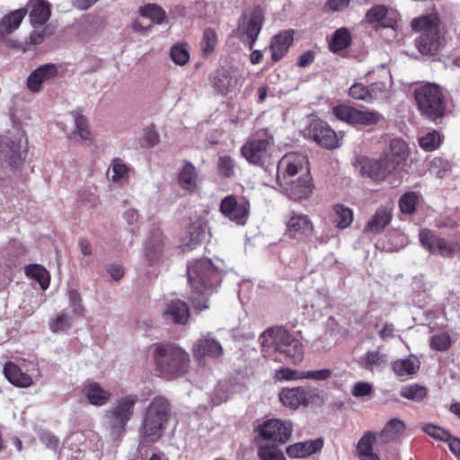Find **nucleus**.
Returning a JSON list of instances; mask_svg holds the SVG:
<instances>
[{
    "instance_id": "f257e3e1",
    "label": "nucleus",
    "mask_w": 460,
    "mask_h": 460,
    "mask_svg": "<svg viewBox=\"0 0 460 460\" xmlns=\"http://www.w3.org/2000/svg\"><path fill=\"white\" fill-rule=\"evenodd\" d=\"M225 270L208 259L196 260L188 265V279L191 288L190 300L195 310L208 308V296L220 284Z\"/></svg>"
},
{
    "instance_id": "f03ea898",
    "label": "nucleus",
    "mask_w": 460,
    "mask_h": 460,
    "mask_svg": "<svg viewBox=\"0 0 460 460\" xmlns=\"http://www.w3.org/2000/svg\"><path fill=\"white\" fill-rule=\"evenodd\" d=\"M259 340L265 358L274 361L285 359L296 365L303 361L302 343L282 327L268 329L260 335Z\"/></svg>"
},
{
    "instance_id": "7ed1b4c3",
    "label": "nucleus",
    "mask_w": 460,
    "mask_h": 460,
    "mask_svg": "<svg viewBox=\"0 0 460 460\" xmlns=\"http://www.w3.org/2000/svg\"><path fill=\"white\" fill-rule=\"evenodd\" d=\"M153 358L158 376L166 380L184 375L190 362L189 353L175 344H155Z\"/></svg>"
},
{
    "instance_id": "20e7f679",
    "label": "nucleus",
    "mask_w": 460,
    "mask_h": 460,
    "mask_svg": "<svg viewBox=\"0 0 460 460\" xmlns=\"http://www.w3.org/2000/svg\"><path fill=\"white\" fill-rule=\"evenodd\" d=\"M139 401L137 394H126L118 396L104 412L103 420L113 440L121 438L128 424L135 416L136 406Z\"/></svg>"
},
{
    "instance_id": "39448f33",
    "label": "nucleus",
    "mask_w": 460,
    "mask_h": 460,
    "mask_svg": "<svg viewBox=\"0 0 460 460\" xmlns=\"http://www.w3.org/2000/svg\"><path fill=\"white\" fill-rule=\"evenodd\" d=\"M170 415V404L163 396H156L146 407L142 415L141 435L147 442H155L163 436Z\"/></svg>"
},
{
    "instance_id": "423d86ee",
    "label": "nucleus",
    "mask_w": 460,
    "mask_h": 460,
    "mask_svg": "<svg viewBox=\"0 0 460 460\" xmlns=\"http://www.w3.org/2000/svg\"><path fill=\"white\" fill-rule=\"evenodd\" d=\"M274 137L268 129L257 130L241 148L242 155L252 164L268 169L273 164Z\"/></svg>"
},
{
    "instance_id": "0eeeda50",
    "label": "nucleus",
    "mask_w": 460,
    "mask_h": 460,
    "mask_svg": "<svg viewBox=\"0 0 460 460\" xmlns=\"http://www.w3.org/2000/svg\"><path fill=\"white\" fill-rule=\"evenodd\" d=\"M411 28L422 31L416 41L419 51L425 55H434L443 45L444 39L439 29V19L437 14L431 13L411 21Z\"/></svg>"
},
{
    "instance_id": "6e6552de",
    "label": "nucleus",
    "mask_w": 460,
    "mask_h": 460,
    "mask_svg": "<svg viewBox=\"0 0 460 460\" xmlns=\"http://www.w3.org/2000/svg\"><path fill=\"white\" fill-rule=\"evenodd\" d=\"M418 110L420 114L432 121L444 117L446 98L441 88L436 84H425L414 92Z\"/></svg>"
},
{
    "instance_id": "1a4fd4ad",
    "label": "nucleus",
    "mask_w": 460,
    "mask_h": 460,
    "mask_svg": "<svg viewBox=\"0 0 460 460\" xmlns=\"http://www.w3.org/2000/svg\"><path fill=\"white\" fill-rule=\"evenodd\" d=\"M27 151L28 142L22 129L13 128L0 136V163L17 167L24 162Z\"/></svg>"
},
{
    "instance_id": "9d476101",
    "label": "nucleus",
    "mask_w": 460,
    "mask_h": 460,
    "mask_svg": "<svg viewBox=\"0 0 460 460\" xmlns=\"http://www.w3.org/2000/svg\"><path fill=\"white\" fill-rule=\"evenodd\" d=\"M292 432L293 424L291 421L270 419L254 429L255 444L280 446L290 439Z\"/></svg>"
},
{
    "instance_id": "9b49d317",
    "label": "nucleus",
    "mask_w": 460,
    "mask_h": 460,
    "mask_svg": "<svg viewBox=\"0 0 460 460\" xmlns=\"http://www.w3.org/2000/svg\"><path fill=\"white\" fill-rule=\"evenodd\" d=\"M264 23L261 8L255 7L245 11L238 20L236 33L240 40L252 50Z\"/></svg>"
},
{
    "instance_id": "f8f14e48",
    "label": "nucleus",
    "mask_w": 460,
    "mask_h": 460,
    "mask_svg": "<svg viewBox=\"0 0 460 460\" xmlns=\"http://www.w3.org/2000/svg\"><path fill=\"white\" fill-rule=\"evenodd\" d=\"M277 183L281 191L293 200L308 199L313 193L314 184L310 174L297 176L296 179H288L279 176Z\"/></svg>"
},
{
    "instance_id": "ddd939ff",
    "label": "nucleus",
    "mask_w": 460,
    "mask_h": 460,
    "mask_svg": "<svg viewBox=\"0 0 460 460\" xmlns=\"http://www.w3.org/2000/svg\"><path fill=\"white\" fill-rule=\"evenodd\" d=\"M332 113L338 119L353 126H372L376 124L381 118L376 111H360L347 104L334 106Z\"/></svg>"
},
{
    "instance_id": "4468645a",
    "label": "nucleus",
    "mask_w": 460,
    "mask_h": 460,
    "mask_svg": "<svg viewBox=\"0 0 460 460\" xmlns=\"http://www.w3.org/2000/svg\"><path fill=\"white\" fill-rule=\"evenodd\" d=\"M219 210L231 222L244 226L249 217L250 203L243 198L228 195L221 200Z\"/></svg>"
},
{
    "instance_id": "2eb2a0df",
    "label": "nucleus",
    "mask_w": 460,
    "mask_h": 460,
    "mask_svg": "<svg viewBox=\"0 0 460 460\" xmlns=\"http://www.w3.org/2000/svg\"><path fill=\"white\" fill-rule=\"evenodd\" d=\"M309 173L308 159L303 153L286 154L278 163L277 178L285 176L292 179L295 176H303Z\"/></svg>"
},
{
    "instance_id": "dca6fc26",
    "label": "nucleus",
    "mask_w": 460,
    "mask_h": 460,
    "mask_svg": "<svg viewBox=\"0 0 460 460\" xmlns=\"http://www.w3.org/2000/svg\"><path fill=\"white\" fill-rule=\"evenodd\" d=\"M319 397V391L310 387L284 388L279 394L280 402L288 408L296 410L306 406Z\"/></svg>"
},
{
    "instance_id": "f3484780",
    "label": "nucleus",
    "mask_w": 460,
    "mask_h": 460,
    "mask_svg": "<svg viewBox=\"0 0 460 460\" xmlns=\"http://www.w3.org/2000/svg\"><path fill=\"white\" fill-rule=\"evenodd\" d=\"M208 79L214 91L220 95L233 93L240 85L239 73L232 67H220L212 72Z\"/></svg>"
},
{
    "instance_id": "a211bd4d",
    "label": "nucleus",
    "mask_w": 460,
    "mask_h": 460,
    "mask_svg": "<svg viewBox=\"0 0 460 460\" xmlns=\"http://www.w3.org/2000/svg\"><path fill=\"white\" fill-rule=\"evenodd\" d=\"M419 238L422 247L433 254L452 257L460 252V246L457 243H449L437 236L429 229L420 230Z\"/></svg>"
},
{
    "instance_id": "6ab92c4d",
    "label": "nucleus",
    "mask_w": 460,
    "mask_h": 460,
    "mask_svg": "<svg viewBox=\"0 0 460 460\" xmlns=\"http://www.w3.org/2000/svg\"><path fill=\"white\" fill-rule=\"evenodd\" d=\"M165 252V240L159 227L152 228L144 243L143 252L147 266L158 263Z\"/></svg>"
},
{
    "instance_id": "aec40b11",
    "label": "nucleus",
    "mask_w": 460,
    "mask_h": 460,
    "mask_svg": "<svg viewBox=\"0 0 460 460\" xmlns=\"http://www.w3.org/2000/svg\"><path fill=\"white\" fill-rule=\"evenodd\" d=\"M306 134L308 137L323 147L332 149L339 146L336 133L323 121L314 120L311 122Z\"/></svg>"
},
{
    "instance_id": "412c9836",
    "label": "nucleus",
    "mask_w": 460,
    "mask_h": 460,
    "mask_svg": "<svg viewBox=\"0 0 460 460\" xmlns=\"http://www.w3.org/2000/svg\"><path fill=\"white\" fill-rule=\"evenodd\" d=\"M396 167L390 161L389 155H384L378 160L366 159L361 164V172L375 181L385 180Z\"/></svg>"
},
{
    "instance_id": "4be33fe9",
    "label": "nucleus",
    "mask_w": 460,
    "mask_h": 460,
    "mask_svg": "<svg viewBox=\"0 0 460 460\" xmlns=\"http://www.w3.org/2000/svg\"><path fill=\"white\" fill-rule=\"evenodd\" d=\"M58 74V67L55 64H45L35 69L27 78L26 84L32 93H39L42 84Z\"/></svg>"
},
{
    "instance_id": "5701e85b",
    "label": "nucleus",
    "mask_w": 460,
    "mask_h": 460,
    "mask_svg": "<svg viewBox=\"0 0 460 460\" xmlns=\"http://www.w3.org/2000/svg\"><path fill=\"white\" fill-rule=\"evenodd\" d=\"M201 183L197 168L189 161H184L183 164L178 171L177 184L187 192L196 191Z\"/></svg>"
},
{
    "instance_id": "b1692460",
    "label": "nucleus",
    "mask_w": 460,
    "mask_h": 460,
    "mask_svg": "<svg viewBox=\"0 0 460 460\" xmlns=\"http://www.w3.org/2000/svg\"><path fill=\"white\" fill-rule=\"evenodd\" d=\"M82 393L90 404L97 407L107 404L111 398V393L109 390L104 389L99 383L91 380L84 383Z\"/></svg>"
},
{
    "instance_id": "393cba45",
    "label": "nucleus",
    "mask_w": 460,
    "mask_h": 460,
    "mask_svg": "<svg viewBox=\"0 0 460 460\" xmlns=\"http://www.w3.org/2000/svg\"><path fill=\"white\" fill-rule=\"evenodd\" d=\"M287 229L289 235L302 238L313 233L314 226L308 216L292 212L287 221Z\"/></svg>"
},
{
    "instance_id": "a878e982",
    "label": "nucleus",
    "mask_w": 460,
    "mask_h": 460,
    "mask_svg": "<svg viewBox=\"0 0 460 460\" xmlns=\"http://www.w3.org/2000/svg\"><path fill=\"white\" fill-rule=\"evenodd\" d=\"M162 316L165 321H172L176 324H185L190 316L189 307L181 300H171L165 304Z\"/></svg>"
},
{
    "instance_id": "bb28decb",
    "label": "nucleus",
    "mask_w": 460,
    "mask_h": 460,
    "mask_svg": "<svg viewBox=\"0 0 460 460\" xmlns=\"http://www.w3.org/2000/svg\"><path fill=\"white\" fill-rule=\"evenodd\" d=\"M224 353L221 343L210 337L199 338L193 346V354L197 358L206 357L217 358Z\"/></svg>"
},
{
    "instance_id": "cd10ccee",
    "label": "nucleus",
    "mask_w": 460,
    "mask_h": 460,
    "mask_svg": "<svg viewBox=\"0 0 460 460\" xmlns=\"http://www.w3.org/2000/svg\"><path fill=\"white\" fill-rule=\"evenodd\" d=\"M292 31H283L275 35L270 41V49L272 60L279 61L288 53L289 47L293 43Z\"/></svg>"
},
{
    "instance_id": "c85d7f7f",
    "label": "nucleus",
    "mask_w": 460,
    "mask_h": 460,
    "mask_svg": "<svg viewBox=\"0 0 460 460\" xmlns=\"http://www.w3.org/2000/svg\"><path fill=\"white\" fill-rule=\"evenodd\" d=\"M358 366L369 372L382 371L387 366V356L379 350H368L357 360Z\"/></svg>"
},
{
    "instance_id": "c756f323",
    "label": "nucleus",
    "mask_w": 460,
    "mask_h": 460,
    "mask_svg": "<svg viewBox=\"0 0 460 460\" xmlns=\"http://www.w3.org/2000/svg\"><path fill=\"white\" fill-rule=\"evenodd\" d=\"M207 230L206 223L203 220L192 222L188 229V235L182 241L181 249L183 252H190L202 242Z\"/></svg>"
},
{
    "instance_id": "7c9ffc66",
    "label": "nucleus",
    "mask_w": 460,
    "mask_h": 460,
    "mask_svg": "<svg viewBox=\"0 0 460 460\" xmlns=\"http://www.w3.org/2000/svg\"><path fill=\"white\" fill-rule=\"evenodd\" d=\"M323 445L321 439L297 442L288 446L286 448V453L290 458H305L321 450Z\"/></svg>"
},
{
    "instance_id": "2f4dec72",
    "label": "nucleus",
    "mask_w": 460,
    "mask_h": 460,
    "mask_svg": "<svg viewBox=\"0 0 460 460\" xmlns=\"http://www.w3.org/2000/svg\"><path fill=\"white\" fill-rule=\"evenodd\" d=\"M376 441L375 433H365L358 442L355 455L359 460H380V457L374 450V444Z\"/></svg>"
},
{
    "instance_id": "473e14b6",
    "label": "nucleus",
    "mask_w": 460,
    "mask_h": 460,
    "mask_svg": "<svg viewBox=\"0 0 460 460\" xmlns=\"http://www.w3.org/2000/svg\"><path fill=\"white\" fill-rule=\"evenodd\" d=\"M30 21L33 27L46 23L50 17V4L46 0H31Z\"/></svg>"
},
{
    "instance_id": "72a5a7b5",
    "label": "nucleus",
    "mask_w": 460,
    "mask_h": 460,
    "mask_svg": "<svg viewBox=\"0 0 460 460\" xmlns=\"http://www.w3.org/2000/svg\"><path fill=\"white\" fill-rule=\"evenodd\" d=\"M4 374L8 381L15 386L29 387L32 384L31 376L22 372L19 367L13 362L4 365Z\"/></svg>"
},
{
    "instance_id": "f704fd0d",
    "label": "nucleus",
    "mask_w": 460,
    "mask_h": 460,
    "mask_svg": "<svg viewBox=\"0 0 460 460\" xmlns=\"http://www.w3.org/2000/svg\"><path fill=\"white\" fill-rule=\"evenodd\" d=\"M26 13L27 9L20 8L3 17L0 21V38L18 29Z\"/></svg>"
},
{
    "instance_id": "c9c22d12",
    "label": "nucleus",
    "mask_w": 460,
    "mask_h": 460,
    "mask_svg": "<svg viewBox=\"0 0 460 460\" xmlns=\"http://www.w3.org/2000/svg\"><path fill=\"white\" fill-rule=\"evenodd\" d=\"M129 172L130 167L128 164L115 158L111 163L107 175L109 180L114 184L124 185L128 181Z\"/></svg>"
},
{
    "instance_id": "e433bc0d",
    "label": "nucleus",
    "mask_w": 460,
    "mask_h": 460,
    "mask_svg": "<svg viewBox=\"0 0 460 460\" xmlns=\"http://www.w3.org/2000/svg\"><path fill=\"white\" fill-rule=\"evenodd\" d=\"M391 219V211L383 207L379 208L368 221L366 226V231L374 234H379L390 223Z\"/></svg>"
},
{
    "instance_id": "4c0bfd02",
    "label": "nucleus",
    "mask_w": 460,
    "mask_h": 460,
    "mask_svg": "<svg viewBox=\"0 0 460 460\" xmlns=\"http://www.w3.org/2000/svg\"><path fill=\"white\" fill-rule=\"evenodd\" d=\"M420 362L416 357L400 358L392 363V369L398 376L414 375L420 368Z\"/></svg>"
},
{
    "instance_id": "58836bf2",
    "label": "nucleus",
    "mask_w": 460,
    "mask_h": 460,
    "mask_svg": "<svg viewBox=\"0 0 460 460\" xmlns=\"http://www.w3.org/2000/svg\"><path fill=\"white\" fill-rule=\"evenodd\" d=\"M409 154L407 143L401 138L392 139L390 142V152L385 155L390 156V161L397 167L405 161Z\"/></svg>"
},
{
    "instance_id": "ea45409f",
    "label": "nucleus",
    "mask_w": 460,
    "mask_h": 460,
    "mask_svg": "<svg viewBox=\"0 0 460 460\" xmlns=\"http://www.w3.org/2000/svg\"><path fill=\"white\" fill-rule=\"evenodd\" d=\"M70 116L72 117L75 123V129L71 135V138L75 140L80 139L91 141L92 133L89 130L85 117L76 111L71 112Z\"/></svg>"
},
{
    "instance_id": "a19ab883",
    "label": "nucleus",
    "mask_w": 460,
    "mask_h": 460,
    "mask_svg": "<svg viewBox=\"0 0 460 460\" xmlns=\"http://www.w3.org/2000/svg\"><path fill=\"white\" fill-rule=\"evenodd\" d=\"M351 43V35L349 31L345 28H340L335 31L329 41V49L332 53H338L347 49Z\"/></svg>"
},
{
    "instance_id": "79ce46f5",
    "label": "nucleus",
    "mask_w": 460,
    "mask_h": 460,
    "mask_svg": "<svg viewBox=\"0 0 460 460\" xmlns=\"http://www.w3.org/2000/svg\"><path fill=\"white\" fill-rule=\"evenodd\" d=\"M138 13L141 17L150 19L157 24H161L166 20V13L156 4H146L140 6Z\"/></svg>"
},
{
    "instance_id": "37998d69",
    "label": "nucleus",
    "mask_w": 460,
    "mask_h": 460,
    "mask_svg": "<svg viewBox=\"0 0 460 460\" xmlns=\"http://www.w3.org/2000/svg\"><path fill=\"white\" fill-rule=\"evenodd\" d=\"M399 394L402 398L420 402L427 397L428 389L424 385L411 384L402 386Z\"/></svg>"
},
{
    "instance_id": "c03bdc74",
    "label": "nucleus",
    "mask_w": 460,
    "mask_h": 460,
    "mask_svg": "<svg viewBox=\"0 0 460 460\" xmlns=\"http://www.w3.org/2000/svg\"><path fill=\"white\" fill-rule=\"evenodd\" d=\"M28 277L36 279L40 288L46 290L49 286V275L46 269L39 264H31L25 268Z\"/></svg>"
},
{
    "instance_id": "a18cd8bd",
    "label": "nucleus",
    "mask_w": 460,
    "mask_h": 460,
    "mask_svg": "<svg viewBox=\"0 0 460 460\" xmlns=\"http://www.w3.org/2000/svg\"><path fill=\"white\" fill-rule=\"evenodd\" d=\"M73 325V317L66 312H60L49 320V326L52 332H65Z\"/></svg>"
},
{
    "instance_id": "49530a36",
    "label": "nucleus",
    "mask_w": 460,
    "mask_h": 460,
    "mask_svg": "<svg viewBox=\"0 0 460 460\" xmlns=\"http://www.w3.org/2000/svg\"><path fill=\"white\" fill-rule=\"evenodd\" d=\"M333 211L336 216V226L341 229L349 226L353 221V211L342 204H336L333 207Z\"/></svg>"
},
{
    "instance_id": "de8ad7c7",
    "label": "nucleus",
    "mask_w": 460,
    "mask_h": 460,
    "mask_svg": "<svg viewBox=\"0 0 460 460\" xmlns=\"http://www.w3.org/2000/svg\"><path fill=\"white\" fill-rule=\"evenodd\" d=\"M442 142V136L437 130H431L419 138L420 146L427 151L431 152L439 147Z\"/></svg>"
},
{
    "instance_id": "09e8293b",
    "label": "nucleus",
    "mask_w": 460,
    "mask_h": 460,
    "mask_svg": "<svg viewBox=\"0 0 460 460\" xmlns=\"http://www.w3.org/2000/svg\"><path fill=\"white\" fill-rule=\"evenodd\" d=\"M257 455L261 460H287L279 446L256 444Z\"/></svg>"
},
{
    "instance_id": "8fccbe9b",
    "label": "nucleus",
    "mask_w": 460,
    "mask_h": 460,
    "mask_svg": "<svg viewBox=\"0 0 460 460\" xmlns=\"http://www.w3.org/2000/svg\"><path fill=\"white\" fill-rule=\"evenodd\" d=\"M388 10L386 6L383 4H376L370 8L365 16V21L371 24H380L382 27H388V24L384 22L386 17Z\"/></svg>"
},
{
    "instance_id": "3c124183",
    "label": "nucleus",
    "mask_w": 460,
    "mask_h": 460,
    "mask_svg": "<svg viewBox=\"0 0 460 460\" xmlns=\"http://www.w3.org/2000/svg\"><path fill=\"white\" fill-rule=\"evenodd\" d=\"M404 429L405 425L402 420L398 419H393L383 429L380 433V437L384 439V441H390L402 433Z\"/></svg>"
},
{
    "instance_id": "603ef678",
    "label": "nucleus",
    "mask_w": 460,
    "mask_h": 460,
    "mask_svg": "<svg viewBox=\"0 0 460 460\" xmlns=\"http://www.w3.org/2000/svg\"><path fill=\"white\" fill-rule=\"evenodd\" d=\"M217 34L212 28L205 29L200 42V49L205 56H209L213 53L217 45Z\"/></svg>"
},
{
    "instance_id": "864d4df0",
    "label": "nucleus",
    "mask_w": 460,
    "mask_h": 460,
    "mask_svg": "<svg viewBox=\"0 0 460 460\" xmlns=\"http://www.w3.org/2000/svg\"><path fill=\"white\" fill-rule=\"evenodd\" d=\"M170 58L175 65L184 66L190 60V53L185 45H174L171 48Z\"/></svg>"
},
{
    "instance_id": "5fc2aeb1",
    "label": "nucleus",
    "mask_w": 460,
    "mask_h": 460,
    "mask_svg": "<svg viewBox=\"0 0 460 460\" xmlns=\"http://www.w3.org/2000/svg\"><path fill=\"white\" fill-rule=\"evenodd\" d=\"M452 341L448 333L441 332L430 338V348L438 351H446L451 347Z\"/></svg>"
},
{
    "instance_id": "6e6d98bb",
    "label": "nucleus",
    "mask_w": 460,
    "mask_h": 460,
    "mask_svg": "<svg viewBox=\"0 0 460 460\" xmlns=\"http://www.w3.org/2000/svg\"><path fill=\"white\" fill-rule=\"evenodd\" d=\"M276 381H295L302 379V371L295 370L289 367H280L274 373Z\"/></svg>"
},
{
    "instance_id": "4d7b16f0",
    "label": "nucleus",
    "mask_w": 460,
    "mask_h": 460,
    "mask_svg": "<svg viewBox=\"0 0 460 460\" xmlns=\"http://www.w3.org/2000/svg\"><path fill=\"white\" fill-rule=\"evenodd\" d=\"M418 201V195L415 192H409L402 195L399 205L401 211L404 214H411L415 211Z\"/></svg>"
},
{
    "instance_id": "13d9d810",
    "label": "nucleus",
    "mask_w": 460,
    "mask_h": 460,
    "mask_svg": "<svg viewBox=\"0 0 460 460\" xmlns=\"http://www.w3.org/2000/svg\"><path fill=\"white\" fill-rule=\"evenodd\" d=\"M219 173L226 178L234 174V162L229 155H221L217 163Z\"/></svg>"
},
{
    "instance_id": "bf43d9fd",
    "label": "nucleus",
    "mask_w": 460,
    "mask_h": 460,
    "mask_svg": "<svg viewBox=\"0 0 460 460\" xmlns=\"http://www.w3.org/2000/svg\"><path fill=\"white\" fill-rule=\"evenodd\" d=\"M69 307L72 310L73 315L76 318L83 317L84 308L82 305L80 295L75 290H70L68 292Z\"/></svg>"
},
{
    "instance_id": "052dcab7",
    "label": "nucleus",
    "mask_w": 460,
    "mask_h": 460,
    "mask_svg": "<svg viewBox=\"0 0 460 460\" xmlns=\"http://www.w3.org/2000/svg\"><path fill=\"white\" fill-rule=\"evenodd\" d=\"M332 376V371L329 368L302 371V379L313 381H325L330 379Z\"/></svg>"
},
{
    "instance_id": "680f3d73",
    "label": "nucleus",
    "mask_w": 460,
    "mask_h": 460,
    "mask_svg": "<svg viewBox=\"0 0 460 460\" xmlns=\"http://www.w3.org/2000/svg\"><path fill=\"white\" fill-rule=\"evenodd\" d=\"M349 94L354 99L370 102L368 86H365L362 84L357 83L352 84L349 88Z\"/></svg>"
},
{
    "instance_id": "e2e57ef3",
    "label": "nucleus",
    "mask_w": 460,
    "mask_h": 460,
    "mask_svg": "<svg viewBox=\"0 0 460 460\" xmlns=\"http://www.w3.org/2000/svg\"><path fill=\"white\" fill-rule=\"evenodd\" d=\"M423 431L432 438L442 441H447L450 438V433L433 424H425L422 428Z\"/></svg>"
},
{
    "instance_id": "0e129e2a",
    "label": "nucleus",
    "mask_w": 460,
    "mask_h": 460,
    "mask_svg": "<svg viewBox=\"0 0 460 460\" xmlns=\"http://www.w3.org/2000/svg\"><path fill=\"white\" fill-rule=\"evenodd\" d=\"M390 88L388 82H376L368 86L370 102L382 97Z\"/></svg>"
},
{
    "instance_id": "69168bd1",
    "label": "nucleus",
    "mask_w": 460,
    "mask_h": 460,
    "mask_svg": "<svg viewBox=\"0 0 460 460\" xmlns=\"http://www.w3.org/2000/svg\"><path fill=\"white\" fill-rule=\"evenodd\" d=\"M373 391L372 384L368 382L359 381L351 387V394L355 397H363L368 395Z\"/></svg>"
},
{
    "instance_id": "338daca9",
    "label": "nucleus",
    "mask_w": 460,
    "mask_h": 460,
    "mask_svg": "<svg viewBox=\"0 0 460 460\" xmlns=\"http://www.w3.org/2000/svg\"><path fill=\"white\" fill-rule=\"evenodd\" d=\"M125 222L133 227H137L140 220L139 213L135 208H128L123 213Z\"/></svg>"
},
{
    "instance_id": "774afa93",
    "label": "nucleus",
    "mask_w": 460,
    "mask_h": 460,
    "mask_svg": "<svg viewBox=\"0 0 460 460\" xmlns=\"http://www.w3.org/2000/svg\"><path fill=\"white\" fill-rule=\"evenodd\" d=\"M350 0H328L325 4V10L328 12H341L345 10Z\"/></svg>"
}]
</instances>
